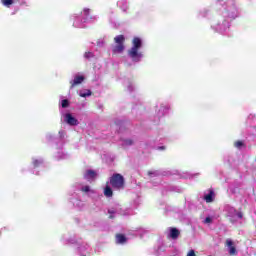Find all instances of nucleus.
Returning <instances> with one entry per match:
<instances>
[{"label":"nucleus","mask_w":256,"mask_h":256,"mask_svg":"<svg viewBox=\"0 0 256 256\" xmlns=\"http://www.w3.org/2000/svg\"><path fill=\"white\" fill-rule=\"evenodd\" d=\"M135 141L131 138H124L121 140L122 147H131V145H134Z\"/></svg>","instance_id":"a211bd4d"},{"label":"nucleus","mask_w":256,"mask_h":256,"mask_svg":"<svg viewBox=\"0 0 256 256\" xmlns=\"http://www.w3.org/2000/svg\"><path fill=\"white\" fill-rule=\"evenodd\" d=\"M211 29L220 35H227L231 29V21L223 16L218 17L211 24Z\"/></svg>","instance_id":"f03ea898"},{"label":"nucleus","mask_w":256,"mask_h":256,"mask_svg":"<svg viewBox=\"0 0 256 256\" xmlns=\"http://www.w3.org/2000/svg\"><path fill=\"white\" fill-rule=\"evenodd\" d=\"M203 199L206 203H213V201H215V192H213V190H208L204 193Z\"/></svg>","instance_id":"9b49d317"},{"label":"nucleus","mask_w":256,"mask_h":256,"mask_svg":"<svg viewBox=\"0 0 256 256\" xmlns=\"http://www.w3.org/2000/svg\"><path fill=\"white\" fill-rule=\"evenodd\" d=\"M78 95H79L80 97H83V98H85V97H91V90H89V89H82V90H80V91L78 92Z\"/></svg>","instance_id":"aec40b11"},{"label":"nucleus","mask_w":256,"mask_h":256,"mask_svg":"<svg viewBox=\"0 0 256 256\" xmlns=\"http://www.w3.org/2000/svg\"><path fill=\"white\" fill-rule=\"evenodd\" d=\"M127 89L130 92L135 91V85L133 84V82H128Z\"/></svg>","instance_id":"393cba45"},{"label":"nucleus","mask_w":256,"mask_h":256,"mask_svg":"<svg viewBox=\"0 0 256 256\" xmlns=\"http://www.w3.org/2000/svg\"><path fill=\"white\" fill-rule=\"evenodd\" d=\"M226 245L229 249V254L230 255H235V253H237V250L235 249V246H233V240L227 239L226 240Z\"/></svg>","instance_id":"dca6fc26"},{"label":"nucleus","mask_w":256,"mask_h":256,"mask_svg":"<svg viewBox=\"0 0 256 256\" xmlns=\"http://www.w3.org/2000/svg\"><path fill=\"white\" fill-rule=\"evenodd\" d=\"M85 81V76L81 74L74 75V78L70 80V89H74L77 85H81Z\"/></svg>","instance_id":"1a4fd4ad"},{"label":"nucleus","mask_w":256,"mask_h":256,"mask_svg":"<svg viewBox=\"0 0 256 256\" xmlns=\"http://www.w3.org/2000/svg\"><path fill=\"white\" fill-rule=\"evenodd\" d=\"M148 175H153V172H149Z\"/></svg>","instance_id":"f704fd0d"},{"label":"nucleus","mask_w":256,"mask_h":256,"mask_svg":"<svg viewBox=\"0 0 256 256\" xmlns=\"http://www.w3.org/2000/svg\"><path fill=\"white\" fill-rule=\"evenodd\" d=\"M108 213L110 219H115V217H119V215H131V210L123 208L121 205L116 204L108 209Z\"/></svg>","instance_id":"20e7f679"},{"label":"nucleus","mask_w":256,"mask_h":256,"mask_svg":"<svg viewBox=\"0 0 256 256\" xmlns=\"http://www.w3.org/2000/svg\"><path fill=\"white\" fill-rule=\"evenodd\" d=\"M62 119L64 123H66L67 125H70L71 127H75L79 125V120H77V118H75L71 113L63 114Z\"/></svg>","instance_id":"6e6552de"},{"label":"nucleus","mask_w":256,"mask_h":256,"mask_svg":"<svg viewBox=\"0 0 256 256\" xmlns=\"http://www.w3.org/2000/svg\"><path fill=\"white\" fill-rule=\"evenodd\" d=\"M186 256H197V255L195 254V250H190L188 251Z\"/></svg>","instance_id":"7c9ffc66"},{"label":"nucleus","mask_w":256,"mask_h":256,"mask_svg":"<svg viewBox=\"0 0 256 256\" xmlns=\"http://www.w3.org/2000/svg\"><path fill=\"white\" fill-rule=\"evenodd\" d=\"M224 209L231 223H236V221H239V219H243V212L235 209L234 207L226 205Z\"/></svg>","instance_id":"39448f33"},{"label":"nucleus","mask_w":256,"mask_h":256,"mask_svg":"<svg viewBox=\"0 0 256 256\" xmlns=\"http://www.w3.org/2000/svg\"><path fill=\"white\" fill-rule=\"evenodd\" d=\"M60 139H64L65 138V130H60L58 133Z\"/></svg>","instance_id":"c756f323"},{"label":"nucleus","mask_w":256,"mask_h":256,"mask_svg":"<svg viewBox=\"0 0 256 256\" xmlns=\"http://www.w3.org/2000/svg\"><path fill=\"white\" fill-rule=\"evenodd\" d=\"M104 195L105 197H113V190L111 189L110 186H106L104 188Z\"/></svg>","instance_id":"4be33fe9"},{"label":"nucleus","mask_w":256,"mask_h":256,"mask_svg":"<svg viewBox=\"0 0 256 256\" xmlns=\"http://www.w3.org/2000/svg\"><path fill=\"white\" fill-rule=\"evenodd\" d=\"M243 141H236L234 143V146L236 147V149H241V147H243Z\"/></svg>","instance_id":"a878e982"},{"label":"nucleus","mask_w":256,"mask_h":256,"mask_svg":"<svg viewBox=\"0 0 256 256\" xmlns=\"http://www.w3.org/2000/svg\"><path fill=\"white\" fill-rule=\"evenodd\" d=\"M204 223L206 224L213 223V217H210V216L206 217L204 220Z\"/></svg>","instance_id":"cd10ccee"},{"label":"nucleus","mask_w":256,"mask_h":256,"mask_svg":"<svg viewBox=\"0 0 256 256\" xmlns=\"http://www.w3.org/2000/svg\"><path fill=\"white\" fill-rule=\"evenodd\" d=\"M116 243L118 245H125V243H127V237H125V235H123V234H117L116 235Z\"/></svg>","instance_id":"f3484780"},{"label":"nucleus","mask_w":256,"mask_h":256,"mask_svg":"<svg viewBox=\"0 0 256 256\" xmlns=\"http://www.w3.org/2000/svg\"><path fill=\"white\" fill-rule=\"evenodd\" d=\"M80 191H82V193H85V195H87L88 197H91V195H95V190L89 185H82L80 187Z\"/></svg>","instance_id":"ddd939ff"},{"label":"nucleus","mask_w":256,"mask_h":256,"mask_svg":"<svg viewBox=\"0 0 256 256\" xmlns=\"http://www.w3.org/2000/svg\"><path fill=\"white\" fill-rule=\"evenodd\" d=\"M61 107L63 109H67V107H69V100H67V99L62 100L61 101Z\"/></svg>","instance_id":"b1692460"},{"label":"nucleus","mask_w":256,"mask_h":256,"mask_svg":"<svg viewBox=\"0 0 256 256\" xmlns=\"http://www.w3.org/2000/svg\"><path fill=\"white\" fill-rule=\"evenodd\" d=\"M74 27H83V23H89V21H95L96 17L91 16V9L84 8L81 14H74L71 16Z\"/></svg>","instance_id":"7ed1b4c3"},{"label":"nucleus","mask_w":256,"mask_h":256,"mask_svg":"<svg viewBox=\"0 0 256 256\" xmlns=\"http://www.w3.org/2000/svg\"><path fill=\"white\" fill-rule=\"evenodd\" d=\"M84 57H85V59H91V57H93V52H86L84 54Z\"/></svg>","instance_id":"c85d7f7f"},{"label":"nucleus","mask_w":256,"mask_h":256,"mask_svg":"<svg viewBox=\"0 0 256 256\" xmlns=\"http://www.w3.org/2000/svg\"><path fill=\"white\" fill-rule=\"evenodd\" d=\"M60 159H65V155H63L62 157H60Z\"/></svg>","instance_id":"72a5a7b5"},{"label":"nucleus","mask_w":256,"mask_h":256,"mask_svg":"<svg viewBox=\"0 0 256 256\" xmlns=\"http://www.w3.org/2000/svg\"><path fill=\"white\" fill-rule=\"evenodd\" d=\"M32 165L34 169H37L38 167H42L43 158H32Z\"/></svg>","instance_id":"6ab92c4d"},{"label":"nucleus","mask_w":256,"mask_h":256,"mask_svg":"<svg viewBox=\"0 0 256 256\" xmlns=\"http://www.w3.org/2000/svg\"><path fill=\"white\" fill-rule=\"evenodd\" d=\"M79 201H76V203L74 202V205H76V207H79Z\"/></svg>","instance_id":"2f4dec72"},{"label":"nucleus","mask_w":256,"mask_h":256,"mask_svg":"<svg viewBox=\"0 0 256 256\" xmlns=\"http://www.w3.org/2000/svg\"><path fill=\"white\" fill-rule=\"evenodd\" d=\"M226 15H228L230 19H235V17H237V7L228 6L226 9Z\"/></svg>","instance_id":"4468645a"},{"label":"nucleus","mask_w":256,"mask_h":256,"mask_svg":"<svg viewBox=\"0 0 256 256\" xmlns=\"http://www.w3.org/2000/svg\"><path fill=\"white\" fill-rule=\"evenodd\" d=\"M2 5H4V7H11V5H13V3H15L14 0H1Z\"/></svg>","instance_id":"5701e85b"},{"label":"nucleus","mask_w":256,"mask_h":256,"mask_svg":"<svg viewBox=\"0 0 256 256\" xmlns=\"http://www.w3.org/2000/svg\"><path fill=\"white\" fill-rule=\"evenodd\" d=\"M143 39L140 37H134L132 39V46L128 50V57L132 63H141L145 55L143 54Z\"/></svg>","instance_id":"f257e3e1"},{"label":"nucleus","mask_w":256,"mask_h":256,"mask_svg":"<svg viewBox=\"0 0 256 256\" xmlns=\"http://www.w3.org/2000/svg\"><path fill=\"white\" fill-rule=\"evenodd\" d=\"M115 45L112 46V52L114 55H117L119 53H123L125 51V36L123 35H118L114 38Z\"/></svg>","instance_id":"423d86ee"},{"label":"nucleus","mask_w":256,"mask_h":256,"mask_svg":"<svg viewBox=\"0 0 256 256\" xmlns=\"http://www.w3.org/2000/svg\"><path fill=\"white\" fill-rule=\"evenodd\" d=\"M33 173L35 174V175H37L38 173L37 172H35V171H33Z\"/></svg>","instance_id":"c9c22d12"},{"label":"nucleus","mask_w":256,"mask_h":256,"mask_svg":"<svg viewBox=\"0 0 256 256\" xmlns=\"http://www.w3.org/2000/svg\"><path fill=\"white\" fill-rule=\"evenodd\" d=\"M159 149L163 150V149H165V148H164V146H162V147H159Z\"/></svg>","instance_id":"473e14b6"},{"label":"nucleus","mask_w":256,"mask_h":256,"mask_svg":"<svg viewBox=\"0 0 256 256\" xmlns=\"http://www.w3.org/2000/svg\"><path fill=\"white\" fill-rule=\"evenodd\" d=\"M167 111H169V106L161 104L157 111L158 117H164V115H167Z\"/></svg>","instance_id":"2eb2a0df"},{"label":"nucleus","mask_w":256,"mask_h":256,"mask_svg":"<svg viewBox=\"0 0 256 256\" xmlns=\"http://www.w3.org/2000/svg\"><path fill=\"white\" fill-rule=\"evenodd\" d=\"M181 232L177 228H169L167 237L168 239H178Z\"/></svg>","instance_id":"f8f14e48"},{"label":"nucleus","mask_w":256,"mask_h":256,"mask_svg":"<svg viewBox=\"0 0 256 256\" xmlns=\"http://www.w3.org/2000/svg\"><path fill=\"white\" fill-rule=\"evenodd\" d=\"M110 184L114 189H123V186L125 185V180L121 176V174H114L110 178Z\"/></svg>","instance_id":"0eeeda50"},{"label":"nucleus","mask_w":256,"mask_h":256,"mask_svg":"<svg viewBox=\"0 0 256 256\" xmlns=\"http://www.w3.org/2000/svg\"><path fill=\"white\" fill-rule=\"evenodd\" d=\"M84 179H86V181H95L97 179V172L94 170H86L84 172Z\"/></svg>","instance_id":"9d476101"},{"label":"nucleus","mask_w":256,"mask_h":256,"mask_svg":"<svg viewBox=\"0 0 256 256\" xmlns=\"http://www.w3.org/2000/svg\"><path fill=\"white\" fill-rule=\"evenodd\" d=\"M117 5H118V7H120V9H122L123 11H127V7H128L127 0H119V1L117 2Z\"/></svg>","instance_id":"412c9836"},{"label":"nucleus","mask_w":256,"mask_h":256,"mask_svg":"<svg viewBox=\"0 0 256 256\" xmlns=\"http://www.w3.org/2000/svg\"><path fill=\"white\" fill-rule=\"evenodd\" d=\"M89 249V246H81L80 248H79V251H80V253H82V255L83 256H85V251H87Z\"/></svg>","instance_id":"bb28decb"}]
</instances>
